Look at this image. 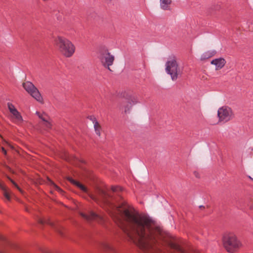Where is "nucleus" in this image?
<instances>
[{
    "label": "nucleus",
    "mask_w": 253,
    "mask_h": 253,
    "mask_svg": "<svg viewBox=\"0 0 253 253\" xmlns=\"http://www.w3.org/2000/svg\"><path fill=\"white\" fill-rule=\"evenodd\" d=\"M122 215L126 222L124 231L139 248H152L158 239L164 238L163 231L150 217L134 213L127 209L123 210Z\"/></svg>",
    "instance_id": "obj_1"
},
{
    "label": "nucleus",
    "mask_w": 253,
    "mask_h": 253,
    "mask_svg": "<svg viewBox=\"0 0 253 253\" xmlns=\"http://www.w3.org/2000/svg\"><path fill=\"white\" fill-rule=\"evenodd\" d=\"M68 180L83 192L87 193L91 199L101 207L107 211L108 210L110 207V196L106 193L105 190L99 189L96 190L95 194H93L89 192L87 188L79 182L73 179L72 178H69Z\"/></svg>",
    "instance_id": "obj_2"
},
{
    "label": "nucleus",
    "mask_w": 253,
    "mask_h": 253,
    "mask_svg": "<svg viewBox=\"0 0 253 253\" xmlns=\"http://www.w3.org/2000/svg\"><path fill=\"white\" fill-rule=\"evenodd\" d=\"M54 44L59 51L66 57H71L75 51V46L67 39L58 36L54 39Z\"/></svg>",
    "instance_id": "obj_3"
},
{
    "label": "nucleus",
    "mask_w": 253,
    "mask_h": 253,
    "mask_svg": "<svg viewBox=\"0 0 253 253\" xmlns=\"http://www.w3.org/2000/svg\"><path fill=\"white\" fill-rule=\"evenodd\" d=\"M222 243L224 248L229 253H234L241 246V243L237 236L231 232H227L223 234Z\"/></svg>",
    "instance_id": "obj_4"
},
{
    "label": "nucleus",
    "mask_w": 253,
    "mask_h": 253,
    "mask_svg": "<svg viewBox=\"0 0 253 253\" xmlns=\"http://www.w3.org/2000/svg\"><path fill=\"white\" fill-rule=\"evenodd\" d=\"M166 71L169 74L173 81L176 80L178 75L182 74L178 66L177 58L174 56H170L166 63Z\"/></svg>",
    "instance_id": "obj_5"
},
{
    "label": "nucleus",
    "mask_w": 253,
    "mask_h": 253,
    "mask_svg": "<svg viewBox=\"0 0 253 253\" xmlns=\"http://www.w3.org/2000/svg\"><path fill=\"white\" fill-rule=\"evenodd\" d=\"M98 58L104 68L111 70V54L108 48L104 46H101L98 51Z\"/></svg>",
    "instance_id": "obj_6"
},
{
    "label": "nucleus",
    "mask_w": 253,
    "mask_h": 253,
    "mask_svg": "<svg viewBox=\"0 0 253 253\" xmlns=\"http://www.w3.org/2000/svg\"><path fill=\"white\" fill-rule=\"evenodd\" d=\"M218 122L226 123L233 117V113L231 109L227 106L219 108L217 111Z\"/></svg>",
    "instance_id": "obj_7"
},
{
    "label": "nucleus",
    "mask_w": 253,
    "mask_h": 253,
    "mask_svg": "<svg viewBox=\"0 0 253 253\" xmlns=\"http://www.w3.org/2000/svg\"><path fill=\"white\" fill-rule=\"evenodd\" d=\"M24 89L31 95L37 101L42 102L43 99L37 87L30 82H26L23 84Z\"/></svg>",
    "instance_id": "obj_8"
},
{
    "label": "nucleus",
    "mask_w": 253,
    "mask_h": 253,
    "mask_svg": "<svg viewBox=\"0 0 253 253\" xmlns=\"http://www.w3.org/2000/svg\"><path fill=\"white\" fill-rule=\"evenodd\" d=\"M80 215L87 221H91L92 220H97L99 223L103 226H105L106 221V217L100 215L93 211H90L88 212V214L80 212Z\"/></svg>",
    "instance_id": "obj_9"
},
{
    "label": "nucleus",
    "mask_w": 253,
    "mask_h": 253,
    "mask_svg": "<svg viewBox=\"0 0 253 253\" xmlns=\"http://www.w3.org/2000/svg\"><path fill=\"white\" fill-rule=\"evenodd\" d=\"M7 106L11 113L10 118L12 121L17 124H21L23 121V119L20 113L11 103H8Z\"/></svg>",
    "instance_id": "obj_10"
},
{
    "label": "nucleus",
    "mask_w": 253,
    "mask_h": 253,
    "mask_svg": "<svg viewBox=\"0 0 253 253\" xmlns=\"http://www.w3.org/2000/svg\"><path fill=\"white\" fill-rule=\"evenodd\" d=\"M138 103V100L136 96L132 95L127 96L124 105L125 113H129L131 110L132 106Z\"/></svg>",
    "instance_id": "obj_11"
},
{
    "label": "nucleus",
    "mask_w": 253,
    "mask_h": 253,
    "mask_svg": "<svg viewBox=\"0 0 253 253\" xmlns=\"http://www.w3.org/2000/svg\"><path fill=\"white\" fill-rule=\"evenodd\" d=\"M226 62L224 58L220 57L213 59L211 64L215 66L216 70H219L222 69L225 65Z\"/></svg>",
    "instance_id": "obj_12"
},
{
    "label": "nucleus",
    "mask_w": 253,
    "mask_h": 253,
    "mask_svg": "<svg viewBox=\"0 0 253 253\" xmlns=\"http://www.w3.org/2000/svg\"><path fill=\"white\" fill-rule=\"evenodd\" d=\"M36 114L43 121V125L46 128H51V124L50 122V119L47 115H46L44 113L41 114L39 112H37Z\"/></svg>",
    "instance_id": "obj_13"
},
{
    "label": "nucleus",
    "mask_w": 253,
    "mask_h": 253,
    "mask_svg": "<svg viewBox=\"0 0 253 253\" xmlns=\"http://www.w3.org/2000/svg\"><path fill=\"white\" fill-rule=\"evenodd\" d=\"M0 188L3 192V195L7 201L10 200V191L7 188L1 183L0 182Z\"/></svg>",
    "instance_id": "obj_14"
},
{
    "label": "nucleus",
    "mask_w": 253,
    "mask_h": 253,
    "mask_svg": "<svg viewBox=\"0 0 253 253\" xmlns=\"http://www.w3.org/2000/svg\"><path fill=\"white\" fill-rule=\"evenodd\" d=\"M160 6L164 10L169 9L171 3V0H160Z\"/></svg>",
    "instance_id": "obj_15"
},
{
    "label": "nucleus",
    "mask_w": 253,
    "mask_h": 253,
    "mask_svg": "<svg viewBox=\"0 0 253 253\" xmlns=\"http://www.w3.org/2000/svg\"><path fill=\"white\" fill-rule=\"evenodd\" d=\"M93 123L94 124V128L95 131V133L98 136L100 135V131H101V126L98 123V122L95 120V118H93L92 120Z\"/></svg>",
    "instance_id": "obj_16"
},
{
    "label": "nucleus",
    "mask_w": 253,
    "mask_h": 253,
    "mask_svg": "<svg viewBox=\"0 0 253 253\" xmlns=\"http://www.w3.org/2000/svg\"><path fill=\"white\" fill-rule=\"evenodd\" d=\"M122 190L123 188L120 186H112V192H118L120 191H122Z\"/></svg>",
    "instance_id": "obj_17"
},
{
    "label": "nucleus",
    "mask_w": 253,
    "mask_h": 253,
    "mask_svg": "<svg viewBox=\"0 0 253 253\" xmlns=\"http://www.w3.org/2000/svg\"><path fill=\"white\" fill-rule=\"evenodd\" d=\"M169 246L172 249H175V250L179 251H181V249H180L179 246L175 243H173V242L170 243Z\"/></svg>",
    "instance_id": "obj_18"
},
{
    "label": "nucleus",
    "mask_w": 253,
    "mask_h": 253,
    "mask_svg": "<svg viewBox=\"0 0 253 253\" xmlns=\"http://www.w3.org/2000/svg\"><path fill=\"white\" fill-rule=\"evenodd\" d=\"M101 248L103 252H107L109 249V246L106 243H103L101 245Z\"/></svg>",
    "instance_id": "obj_19"
},
{
    "label": "nucleus",
    "mask_w": 253,
    "mask_h": 253,
    "mask_svg": "<svg viewBox=\"0 0 253 253\" xmlns=\"http://www.w3.org/2000/svg\"><path fill=\"white\" fill-rule=\"evenodd\" d=\"M39 222L41 224L47 223L51 226H53V223L48 220H44L40 218L39 219Z\"/></svg>",
    "instance_id": "obj_20"
},
{
    "label": "nucleus",
    "mask_w": 253,
    "mask_h": 253,
    "mask_svg": "<svg viewBox=\"0 0 253 253\" xmlns=\"http://www.w3.org/2000/svg\"><path fill=\"white\" fill-rule=\"evenodd\" d=\"M9 180L11 182V183L15 186V187H16L20 191H21L20 188L19 187V186L17 185L16 183L14 181H13L12 179L9 178Z\"/></svg>",
    "instance_id": "obj_21"
},
{
    "label": "nucleus",
    "mask_w": 253,
    "mask_h": 253,
    "mask_svg": "<svg viewBox=\"0 0 253 253\" xmlns=\"http://www.w3.org/2000/svg\"><path fill=\"white\" fill-rule=\"evenodd\" d=\"M209 58L208 56H207L206 54H203L201 56V60H205Z\"/></svg>",
    "instance_id": "obj_22"
},
{
    "label": "nucleus",
    "mask_w": 253,
    "mask_h": 253,
    "mask_svg": "<svg viewBox=\"0 0 253 253\" xmlns=\"http://www.w3.org/2000/svg\"><path fill=\"white\" fill-rule=\"evenodd\" d=\"M1 150H2V152L3 153V154L4 155L6 154V150H5V149L3 147L1 148Z\"/></svg>",
    "instance_id": "obj_23"
},
{
    "label": "nucleus",
    "mask_w": 253,
    "mask_h": 253,
    "mask_svg": "<svg viewBox=\"0 0 253 253\" xmlns=\"http://www.w3.org/2000/svg\"><path fill=\"white\" fill-rule=\"evenodd\" d=\"M56 187L57 190H58L59 191H62L61 189L59 187H58L57 186H56Z\"/></svg>",
    "instance_id": "obj_24"
},
{
    "label": "nucleus",
    "mask_w": 253,
    "mask_h": 253,
    "mask_svg": "<svg viewBox=\"0 0 253 253\" xmlns=\"http://www.w3.org/2000/svg\"><path fill=\"white\" fill-rule=\"evenodd\" d=\"M249 178L252 180H253V175H252V176H249Z\"/></svg>",
    "instance_id": "obj_25"
},
{
    "label": "nucleus",
    "mask_w": 253,
    "mask_h": 253,
    "mask_svg": "<svg viewBox=\"0 0 253 253\" xmlns=\"http://www.w3.org/2000/svg\"><path fill=\"white\" fill-rule=\"evenodd\" d=\"M199 208H200V209H204V206H200L199 207Z\"/></svg>",
    "instance_id": "obj_26"
},
{
    "label": "nucleus",
    "mask_w": 253,
    "mask_h": 253,
    "mask_svg": "<svg viewBox=\"0 0 253 253\" xmlns=\"http://www.w3.org/2000/svg\"><path fill=\"white\" fill-rule=\"evenodd\" d=\"M0 240H3V237L2 236H1V235H0Z\"/></svg>",
    "instance_id": "obj_27"
},
{
    "label": "nucleus",
    "mask_w": 253,
    "mask_h": 253,
    "mask_svg": "<svg viewBox=\"0 0 253 253\" xmlns=\"http://www.w3.org/2000/svg\"><path fill=\"white\" fill-rule=\"evenodd\" d=\"M0 253H6L4 251H0Z\"/></svg>",
    "instance_id": "obj_28"
},
{
    "label": "nucleus",
    "mask_w": 253,
    "mask_h": 253,
    "mask_svg": "<svg viewBox=\"0 0 253 253\" xmlns=\"http://www.w3.org/2000/svg\"><path fill=\"white\" fill-rule=\"evenodd\" d=\"M251 208L253 209V202L252 205L251 206Z\"/></svg>",
    "instance_id": "obj_29"
},
{
    "label": "nucleus",
    "mask_w": 253,
    "mask_h": 253,
    "mask_svg": "<svg viewBox=\"0 0 253 253\" xmlns=\"http://www.w3.org/2000/svg\"><path fill=\"white\" fill-rule=\"evenodd\" d=\"M111 59H112V61H113V57L112 56V57H111Z\"/></svg>",
    "instance_id": "obj_30"
}]
</instances>
